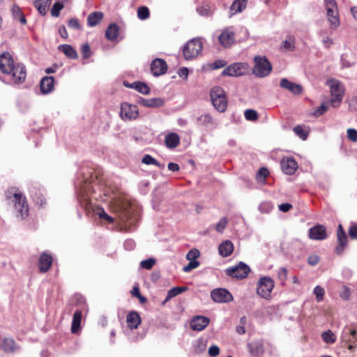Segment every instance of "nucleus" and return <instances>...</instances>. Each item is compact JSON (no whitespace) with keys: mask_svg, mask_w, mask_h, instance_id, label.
Returning <instances> with one entry per match:
<instances>
[{"mask_svg":"<svg viewBox=\"0 0 357 357\" xmlns=\"http://www.w3.org/2000/svg\"><path fill=\"white\" fill-rule=\"evenodd\" d=\"M326 86L329 87L331 98L330 105L335 108L338 107L344 98L345 89L342 83L336 79H328L326 82Z\"/></svg>","mask_w":357,"mask_h":357,"instance_id":"f257e3e1","label":"nucleus"},{"mask_svg":"<svg viewBox=\"0 0 357 357\" xmlns=\"http://www.w3.org/2000/svg\"><path fill=\"white\" fill-rule=\"evenodd\" d=\"M210 97L214 107L219 112H223L227 107V98L225 91L220 86H214L211 89Z\"/></svg>","mask_w":357,"mask_h":357,"instance_id":"f03ea898","label":"nucleus"},{"mask_svg":"<svg viewBox=\"0 0 357 357\" xmlns=\"http://www.w3.org/2000/svg\"><path fill=\"white\" fill-rule=\"evenodd\" d=\"M14 209L17 218L25 219L29 215V206L26 197L21 192L16 191L13 194Z\"/></svg>","mask_w":357,"mask_h":357,"instance_id":"7ed1b4c3","label":"nucleus"},{"mask_svg":"<svg viewBox=\"0 0 357 357\" xmlns=\"http://www.w3.org/2000/svg\"><path fill=\"white\" fill-rule=\"evenodd\" d=\"M202 49L203 43L200 39H191L183 48V56L186 60H192L198 56Z\"/></svg>","mask_w":357,"mask_h":357,"instance_id":"20e7f679","label":"nucleus"},{"mask_svg":"<svg viewBox=\"0 0 357 357\" xmlns=\"http://www.w3.org/2000/svg\"><path fill=\"white\" fill-rule=\"evenodd\" d=\"M254 61L255 66L252 69V73L255 76L258 77H264L271 73L272 66L266 56H256Z\"/></svg>","mask_w":357,"mask_h":357,"instance_id":"39448f33","label":"nucleus"},{"mask_svg":"<svg viewBox=\"0 0 357 357\" xmlns=\"http://www.w3.org/2000/svg\"><path fill=\"white\" fill-rule=\"evenodd\" d=\"M274 286L275 283L271 278L268 276L261 277L257 282V294L260 297L269 300Z\"/></svg>","mask_w":357,"mask_h":357,"instance_id":"423d86ee","label":"nucleus"},{"mask_svg":"<svg viewBox=\"0 0 357 357\" xmlns=\"http://www.w3.org/2000/svg\"><path fill=\"white\" fill-rule=\"evenodd\" d=\"M325 6L331 28L336 29L340 26V19L336 1L335 0H325Z\"/></svg>","mask_w":357,"mask_h":357,"instance_id":"0eeeda50","label":"nucleus"},{"mask_svg":"<svg viewBox=\"0 0 357 357\" xmlns=\"http://www.w3.org/2000/svg\"><path fill=\"white\" fill-rule=\"evenodd\" d=\"M249 73V65L247 63H234L227 68L222 72L224 76L240 77L247 75Z\"/></svg>","mask_w":357,"mask_h":357,"instance_id":"6e6552de","label":"nucleus"},{"mask_svg":"<svg viewBox=\"0 0 357 357\" xmlns=\"http://www.w3.org/2000/svg\"><path fill=\"white\" fill-rule=\"evenodd\" d=\"M120 117L123 121H133L139 117L138 107L135 105L123 102L121 105Z\"/></svg>","mask_w":357,"mask_h":357,"instance_id":"1a4fd4ad","label":"nucleus"},{"mask_svg":"<svg viewBox=\"0 0 357 357\" xmlns=\"http://www.w3.org/2000/svg\"><path fill=\"white\" fill-rule=\"evenodd\" d=\"M250 269L248 265L243 262H240L237 266L230 267L226 269V273L236 278H245L247 277Z\"/></svg>","mask_w":357,"mask_h":357,"instance_id":"9d476101","label":"nucleus"},{"mask_svg":"<svg viewBox=\"0 0 357 357\" xmlns=\"http://www.w3.org/2000/svg\"><path fill=\"white\" fill-rule=\"evenodd\" d=\"M211 299L218 303H229L233 300V296L226 289L218 288L211 291Z\"/></svg>","mask_w":357,"mask_h":357,"instance_id":"9b49d317","label":"nucleus"},{"mask_svg":"<svg viewBox=\"0 0 357 357\" xmlns=\"http://www.w3.org/2000/svg\"><path fill=\"white\" fill-rule=\"evenodd\" d=\"M10 75L11 81L15 84H19L24 82L26 77L25 67L22 63H17L13 66L10 73H7Z\"/></svg>","mask_w":357,"mask_h":357,"instance_id":"f8f14e48","label":"nucleus"},{"mask_svg":"<svg viewBox=\"0 0 357 357\" xmlns=\"http://www.w3.org/2000/svg\"><path fill=\"white\" fill-rule=\"evenodd\" d=\"M151 70L155 77L164 75L167 73V64L165 60L156 58L151 63Z\"/></svg>","mask_w":357,"mask_h":357,"instance_id":"ddd939ff","label":"nucleus"},{"mask_svg":"<svg viewBox=\"0 0 357 357\" xmlns=\"http://www.w3.org/2000/svg\"><path fill=\"white\" fill-rule=\"evenodd\" d=\"M14 66L13 57L8 52H5L0 54V70L3 73H10Z\"/></svg>","mask_w":357,"mask_h":357,"instance_id":"4468645a","label":"nucleus"},{"mask_svg":"<svg viewBox=\"0 0 357 357\" xmlns=\"http://www.w3.org/2000/svg\"><path fill=\"white\" fill-rule=\"evenodd\" d=\"M218 40L223 47H230L235 42L234 32L230 28L224 29L219 36Z\"/></svg>","mask_w":357,"mask_h":357,"instance_id":"2eb2a0df","label":"nucleus"},{"mask_svg":"<svg viewBox=\"0 0 357 357\" xmlns=\"http://www.w3.org/2000/svg\"><path fill=\"white\" fill-rule=\"evenodd\" d=\"M283 172L287 175H292L298 168L297 162L292 158H284L280 162Z\"/></svg>","mask_w":357,"mask_h":357,"instance_id":"dca6fc26","label":"nucleus"},{"mask_svg":"<svg viewBox=\"0 0 357 357\" xmlns=\"http://www.w3.org/2000/svg\"><path fill=\"white\" fill-rule=\"evenodd\" d=\"M309 236L311 239L321 241L327 237L326 227L322 225H317L309 229Z\"/></svg>","mask_w":357,"mask_h":357,"instance_id":"f3484780","label":"nucleus"},{"mask_svg":"<svg viewBox=\"0 0 357 357\" xmlns=\"http://www.w3.org/2000/svg\"><path fill=\"white\" fill-rule=\"evenodd\" d=\"M280 86L281 88L288 90L294 95H300L303 91L301 85L291 82L287 78L281 79Z\"/></svg>","mask_w":357,"mask_h":357,"instance_id":"a211bd4d","label":"nucleus"},{"mask_svg":"<svg viewBox=\"0 0 357 357\" xmlns=\"http://www.w3.org/2000/svg\"><path fill=\"white\" fill-rule=\"evenodd\" d=\"M209 319L203 316H196L190 321V327L193 331H201L209 324Z\"/></svg>","mask_w":357,"mask_h":357,"instance_id":"6ab92c4d","label":"nucleus"},{"mask_svg":"<svg viewBox=\"0 0 357 357\" xmlns=\"http://www.w3.org/2000/svg\"><path fill=\"white\" fill-rule=\"evenodd\" d=\"M40 87L43 94L51 93L54 87V78L52 76L44 77L40 80Z\"/></svg>","mask_w":357,"mask_h":357,"instance_id":"aec40b11","label":"nucleus"},{"mask_svg":"<svg viewBox=\"0 0 357 357\" xmlns=\"http://www.w3.org/2000/svg\"><path fill=\"white\" fill-rule=\"evenodd\" d=\"M52 264V257L51 255L43 253L39 258L38 266L42 273H46Z\"/></svg>","mask_w":357,"mask_h":357,"instance_id":"412c9836","label":"nucleus"},{"mask_svg":"<svg viewBox=\"0 0 357 357\" xmlns=\"http://www.w3.org/2000/svg\"><path fill=\"white\" fill-rule=\"evenodd\" d=\"M2 349L6 353H14L19 349L15 341L11 337H5L2 340Z\"/></svg>","mask_w":357,"mask_h":357,"instance_id":"4be33fe9","label":"nucleus"},{"mask_svg":"<svg viewBox=\"0 0 357 357\" xmlns=\"http://www.w3.org/2000/svg\"><path fill=\"white\" fill-rule=\"evenodd\" d=\"M126 321L130 329H136L141 324V317L137 312L132 311L127 315Z\"/></svg>","mask_w":357,"mask_h":357,"instance_id":"5701e85b","label":"nucleus"},{"mask_svg":"<svg viewBox=\"0 0 357 357\" xmlns=\"http://www.w3.org/2000/svg\"><path fill=\"white\" fill-rule=\"evenodd\" d=\"M138 103L142 106L146 107H159L162 106L164 104L163 100L161 98H151V99H145L143 98H141L138 100Z\"/></svg>","mask_w":357,"mask_h":357,"instance_id":"b1692460","label":"nucleus"},{"mask_svg":"<svg viewBox=\"0 0 357 357\" xmlns=\"http://www.w3.org/2000/svg\"><path fill=\"white\" fill-rule=\"evenodd\" d=\"M218 251L222 257H227L233 252L234 245L229 240L225 241L219 245Z\"/></svg>","mask_w":357,"mask_h":357,"instance_id":"393cba45","label":"nucleus"},{"mask_svg":"<svg viewBox=\"0 0 357 357\" xmlns=\"http://www.w3.org/2000/svg\"><path fill=\"white\" fill-rule=\"evenodd\" d=\"M165 143L169 149H174L179 144L180 137L175 132L169 133L165 137Z\"/></svg>","mask_w":357,"mask_h":357,"instance_id":"a878e982","label":"nucleus"},{"mask_svg":"<svg viewBox=\"0 0 357 357\" xmlns=\"http://www.w3.org/2000/svg\"><path fill=\"white\" fill-rule=\"evenodd\" d=\"M248 0H235L230 6V15L232 16L238 13H241L247 5Z\"/></svg>","mask_w":357,"mask_h":357,"instance_id":"bb28decb","label":"nucleus"},{"mask_svg":"<svg viewBox=\"0 0 357 357\" xmlns=\"http://www.w3.org/2000/svg\"><path fill=\"white\" fill-rule=\"evenodd\" d=\"M119 26L113 23L109 25L105 31V37L107 40L113 41L116 40L119 36Z\"/></svg>","mask_w":357,"mask_h":357,"instance_id":"cd10ccee","label":"nucleus"},{"mask_svg":"<svg viewBox=\"0 0 357 357\" xmlns=\"http://www.w3.org/2000/svg\"><path fill=\"white\" fill-rule=\"evenodd\" d=\"M52 3V0H36L34 3L35 7L41 15H45Z\"/></svg>","mask_w":357,"mask_h":357,"instance_id":"c85d7f7f","label":"nucleus"},{"mask_svg":"<svg viewBox=\"0 0 357 357\" xmlns=\"http://www.w3.org/2000/svg\"><path fill=\"white\" fill-rule=\"evenodd\" d=\"M82 317V312L81 310H77L75 312L71 325L72 333H77L78 332L81 324Z\"/></svg>","mask_w":357,"mask_h":357,"instance_id":"c756f323","label":"nucleus"},{"mask_svg":"<svg viewBox=\"0 0 357 357\" xmlns=\"http://www.w3.org/2000/svg\"><path fill=\"white\" fill-rule=\"evenodd\" d=\"M102 18L103 13L102 12H93L89 14L87 17V24L89 26H95L102 20Z\"/></svg>","mask_w":357,"mask_h":357,"instance_id":"7c9ffc66","label":"nucleus"},{"mask_svg":"<svg viewBox=\"0 0 357 357\" xmlns=\"http://www.w3.org/2000/svg\"><path fill=\"white\" fill-rule=\"evenodd\" d=\"M59 50L63 52V54L71 59H77L78 54L75 49L70 45L63 44L59 46Z\"/></svg>","mask_w":357,"mask_h":357,"instance_id":"2f4dec72","label":"nucleus"},{"mask_svg":"<svg viewBox=\"0 0 357 357\" xmlns=\"http://www.w3.org/2000/svg\"><path fill=\"white\" fill-rule=\"evenodd\" d=\"M11 13L15 20L20 21L22 24H26V20L17 5L14 4L12 6Z\"/></svg>","mask_w":357,"mask_h":357,"instance_id":"473e14b6","label":"nucleus"},{"mask_svg":"<svg viewBox=\"0 0 357 357\" xmlns=\"http://www.w3.org/2000/svg\"><path fill=\"white\" fill-rule=\"evenodd\" d=\"M338 245L336 247L337 254H341L347 243V236L346 234H337Z\"/></svg>","mask_w":357,"mask_h":357,"instance_id":"72a5a7b5","label":"nucleus"},{"mask_svg":"<svg viewBox=\"0 0 357 357\" xmlns=\"http://www.w3.org/2000/svg\"><path fill=\"white\" fill-rule=\"evenodd\" d=\"M130 87L136 89L137 91L142 94H149L150 92L149 87L143 82H135L130 85Z\"/></svg>","mask_w":357,"mask_h":357,"instance_id":"f704fd0d","label":"nucleus"},{"mask_svg":"<svg viewBox=\"0 0 357 357\" xmlns=\"http://www.w3.org/2000/svg\"><path fill=\"white\" fill-rule=\"evenodd\" d=\"M269 175V171L266 167H261L257 173L256 180L262 183H265L266 178Z\"/></svg>","mask_w":357,"mask_h":357,"instance_id":"c9c22d12","label":"nucleus"},{"mask_svg":"<svg viewBox=\"0 0 357 357\" xmlns=\"http://www.w3.org/2000/svg\"><path fill=\"white\" fill-rule=\"evenodd\" d=\"M142 162L146 165H153L160 168H164V165H161L159 163L155 158H153L151 155L149 154H146L144 155Z\"/></svg>","mask_w":357,"mask_h":357,"instance_id":"e433bc0d","label":"nucleus"},{"mask_svg":"<svg viewBox=\"0 0 357 357\" xmlns=\"http://www.w3.org/2000/svg\"><path fill=\"white\" fill-rule=\"evenodd\" d=\"M323 340L328 344H333L336 340L335 334L330 330L324 332L321 335Z\"/></svg>","mask_w":357,"mask_h":357,"instance_id":"4c0bfd02","label":"nucleus"},{"mask_svg":"<svg viewBox=\"0 0 357 357\" xmlns=\"http://www.w3.org/2000/svg\"><path fill=\"white\" fill-rule=\"evenodd\" d=\"M281 47L285 51H293L295 49L294 38L290 37L289 39L283 41Z\"/></svg>","mask_w":357,"mask_h":357,"instance_id":"58836bf2","label":"nucleus"},{"mask_svg":"<svg viewBox=\"0 0 357 357\" xmlns=\"http://www.w3.org/2000/svg\"><path fill=\"white\" fill-rule=\"evenodd\" d=\"M198 121L202 125L204 126H209L213 124V119L209 114L200 116Z\"/></svg>","mask_w":357,"mask_h":357,"instance_id":"ea45409f","label":"nucleus"},{"mask_svg":"<svg viewBox=\"0 0 357 357\" xmlns=\"http://www.w3.org/2000/svg\"><path fill=\"white\" fill-rule=\"evenodd\" d=\"M64 5L55 2L51 9V15L52 17H57L60 15V11L64 8Z\"/></svg>","mask_w":357,"mask_h":357,"instance_id":"a19ab883","label":"nucleus"},{"mask_svg":"<svg viewBox=\"0 0 357 357\" xmlns=\"http://www.w3.org/2000/svg\"><path fill=\"white\" fill-rule=\"evenodd\" d=\"M137 16L140 20H146L149 17V10L147 7L142 6L138 8Z\"/></svg>","mask_w":357,"mask_h":357,"instance_id":"79ce46f5","label":"nucleus"},{"mask_svg":"<svg viewBox=\"0 0 357 357\" xmlns=\"http://www.w3.org/2000/svg\"><path fill=\"white\" fill-rule=\"evenodd\" d=\"M155 264V259L149 258L147 259L142 261L140 262V266L142 268H143L144 269L150 270L151 268H152V267L154 266Z\"/></svg>","mask_w":357,"mask_h":357,"instance_id":"37998d69","label":"nucleus"},{"mask_svg":"<svg viewBox=\"0 0 357 357\" xmlns=\"http://www.w3.org/2000/svg\"><path fill=\"white\" fill-rule=\"evenodd\" d=\"M278 278L280 280L282 284H284L287 278V270L286 268L282 267L278 270Z\"/></svg>","mask_w":357,"mask_h":357,"instance_id":"c03bdc74","label":"nucleus"},{"mask_svg":"<svg viewBox=\"0 0 357 357\" xmlns=\"http://www.w3.org/2000/svg\"><path fill=\"white\" fill-rule=\"evenodd\" d=\"M97 215L101 219H105L109 222H113L114 219L111 216L108 215L102 208H98L96 211Z\"/></svg>","mask_w":357,"mask_h":357,"instance_id":"a18cd8bd","label":"nucleus"},{"mask_svg":"<svg viewBox=\"0 0 357 357\" xmlns=\"http://www.w3.org/2000/svg\"><path fill=\"white\" fill-rule=\"evenodd\" d=\"M314 294L316 295V298L318 302L321 301L324 296V289L320 286H316L314 289Z\"/></svg>","mask_w":357,"mask_h":357,"instance_id":"49530a36","label":"nucleus"},{"mask_svg":"<svg viewBox=\"0 0 357 357\" xmlns=\"http://www.w3.org/2000/svg\"><path fill=\"white\" fill-rule=\"evenodd\" d=\"M199 266V262L197 260L190 261V262L185 266L183 267V271L185 273H188L192 269L197 268Z\"/></svg>","mask_w":357,"mask_h":357,"instance_id":"de8ad7c7","label":"nucleus"},{"mask_svg":"<svg viewBox=\"0 0 357 357\" xmlns=\"http://www.w3.org/2000/svg\"><path fill=\"white\" fill-rule=\"evenodd\" d=\"M294 132L299 136L302 139L305 140L307 137V133L305 132L301 126H296L294 128Z\"/></svg>","mask_w":357,"mask_h":357,"instance_id":"09e8293b","label":"nucleus"},{"mask_svg":"<svg viewBox=\"0 0 357 357\" xmlns=\"http://www.w3.org/2000/svg\"><path fill=\"white\" fill-rule=\"evenodd\" d=\"M197 11L201 16L204 17H208L212 14L211 10L208 6H199L197 8Z\"/></svg>","mask_w":357,"mask_h":357,"instance_id":"8fccbe9b","label":"nucleus"},{"mask_svg":"<svg viewBox=\"0 0 357 357\" xmlns=\"http://www.w3.org/2000/svg\"><path fill=\"white\" fill-rule=\"evenodd\" d=\"M244 114L245 119L249 121H255L258 118L257 112L254 109H247Z\"/></svg>","mask_w":357,"mask_h":357,"instance_id":"3c124183","label":"nucleus"},{"mask_svg":"<svg viewBox=\"0 0 357 357\" xmlns=\"http://www.w3.org/2000/svg\"><path fill=\"white\" fill-rule=\"evenodd\" d=\"M200 255V252L197 249L190 250L186 255V259L188 261L196 260Z\"/></svg>","mask_w":357,"mask_h":357,"instance_id":"603ef678","label":"nucleus"},{"mask_svg":"<svg viewBox=\"0 0 357 357\" xmlns=\"http://www.w3.org/2000/svg\"><path fill=\"white\" fill-rule=\"evenodd\" d=\"M185 290V287H174L168 291L169 298L175 297Z\"/></svg>","mask_w":357,"mask_h":357,"instance_id":"864d4df0","label":"nucleus"},{"mask_svg":"<svg viewBox=\"0 0 357 357\" xmlns=\"http://www.w3.org/2000/svg\"><path fill=\"white\" fill-rule=\"evenodd\" d=\"M347 137L353 142H357V130L354 128H348L347 130Z\"/></svg>","mask_w":357,"mask_h":357,"instance_id":"5fc2aeb1","label":"nucleus"},{"mask_svg":"<svg viewBox=\"0 0 357 357\" xmlns=\"http://www.w3.org/2000/svg\"><path fill=\"white\" fill-rule=\"evenodd\" d=\"M328 109V106L326 103H322L314 112V115L319 116L324 114Z\"/></svg>","mask_w":357,"mask_h":357,"instance_id":"6e6d98bb","label":"nucleus"},{"mask_svg":"<svg viewBox=\"0 0 357 357\" xmlns=\"http://www.w3.org/2000/svg\"><path fill=\"white\" fill-rule=\"evenodd\" d=\"M227 225V220L226 218H222L216 224L215 229L218 231L222 232Z\"/></svg>","mask_w":357,"mask_h":357,"instance_id":"4d7b16f0","label":"nucleus"},{"mask_svg":"<svg viewBox=\"0 0 357 357\" xmlns=\"http://www.w3.org/2000/svg\"><path fill=\"white\" fill-rule=\"evenodd\" d=\"M347 332H348L351 335L353 340V342H357V331L355 329L351 328L349 326H345L344 337H347Z\"/></svg>","mask_w":357,"mask_h":357,"instance_id":"13d9d810","label":"nucleus"},{"mask_svg":"<svg viewBox=\"0 0 357 357\" xmlns=\"http://www.w3.org/2000/svg\"><path fill=\"white\" fill-rule=\"evenodd\" d=\"M349 110L351 112H357V96L352 97L349 100Z\"/></svg>","mask_w":357,"mask_h":357,"instance_id":"bf43d9fd","label":"nucleus"},{"mask_svg":"<svg viewBox=\"0 0 357 357\" xmlns=\"http://www.w3.org/2000/svg\"><path fill=\"white\" fill-rule=\"evenodd\" d=\"M68 26L70 29H80L81 26L78 22V20L76 18H71L68 22Z\"/></svg>","mask_w":357,"mask_h":357,"instance_id":"052dcab7","label":"nucleus"},{"mask_svg":"<svg viewBox=\"0 0 357 357\" xmlns=\"http://www.w3.org/2000/svg\"><path fill=\"white\" fill-rule=\"evenodd\" d=\"M206 348V344L204 340L199 339L197 341V344L195 346V350L197 353H202L205 350Z\"/></svg>","mask_w":357,"mask_h":357,"instance_id":"680f3d73","label":"nucleus"},{"mask_svg":"<svg viewBox=\"0 0 357 357\" xmlns=\"http://www.w3.org/2000/svg\"><path fill=\"white\" fill-rule=\"evenodd\" d=\"M82 53L84 59H87L91 55V49L88 43H85L82 47Z\"/></svg>","mask_w":357,"mask_h":357,"instance_id":"e2e57ef3","label":"nucleus"},{"mask_svg":"<svg viewBox=\"0 0 357 357\" xmlns=\"http://www.w3.org/2000/svg\"><path fill=\"white\" fill-rule=\"evenodd\" d=\"M227 65V62L224 60H217L211 65L212 69H218L225 67Z\"/></svg>","mask_w":357,"mask_h":357,"instance_id":"0e129e2a","label":"nucleus"},{"mask_svg":"<svg viewBox=\"0 0 357 357\" xmlns=\"http://www.w3.org/2000/svg\"><path fill=\"white\" fill-rule=\"evenodd\" d=\"M220 354V349L216 345H212L208 349V354L212 357H215Z\"/></svg>","mask_w":357,"mask_h":357,"instance_id":"69168bd1","label":"nucleus"},{"mask_svg":"<svg viewBox=\"0 0 357 357\" xmlns=\"http://www.w3.org/2000/svg\"><path fill=\"white\" fill-rule=\"evenodd\" d=\"M349 235L353 239H357V225H352L349 229Z\"/></svg>","mask_w":357,"mask_h":357,"instance_id":"338daca9","label":"nucleus"},{"mask_svg":"<svg viewBox=\"0 0 357 357\" xmlns=\"http://www.w3.org/2000/svg\"><path fill=\"white\" fill-rule=\"evenodd\" d=\"M273 206L269 203H262L259 205V209L262 213H267L272 209Z\"/></svg>","mask_w":357,"mask_h":357,"instance_id":"774afa93","label":"nucleus"}]
</instances>
